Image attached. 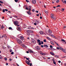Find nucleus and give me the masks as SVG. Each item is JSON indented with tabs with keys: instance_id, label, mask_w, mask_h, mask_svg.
Segmentation results:
<instances>
[{
	"instance_id": "51",
	"label": "nucleus",
	"mask_w": 66,
	"mask_h": 66,
	"mask_svg": "<svg viewBox=\"0 0 66 66\" xmlns=\"http://www.w3.org/2000/svg\"><path fill=\"white\" fill-rule=\"evenodd\" d=\"M43 44H44V42H43L41 41V44H42V45H43Z\"/></svg>"
},
{
	"instance_id": "54",
	"label": "nucleus",
	"mask_w": 66,
	"mask_h": 66,
	"mask_svg": "<svg viewBox=\"0 0 66 66\" xmlns=\"http://www.w3.org/2000/svg\"><path fill=\"white\" fill-rule=\"evenodd\" d=\"M50 50H51V51H53V50H53V49H52V48H51L50 49Z\"/></svg>"
},
{
	"instance_id": "47",
	"label": "nucleus",
	"mask_w": 66,
	"mask_h": 66,
	"mask_svg": "<svg viewBox=\"0 0 66 66\" xmlns=\"http://www.w3.org/2000/svg\"><path fill=\"white\" fill-rule=\"evenodd\" d=\"M39 45H41V43L40 42H39V43L38 44Z\"/></svg>"
},
{
	"instance_id": "59",
	"label": "nucleus",
	"mask_w": 66,
	"mask_h": 66,
	"mask_svg": "<svg viewBox=\"0 0 66 66\" xmlns=\"http://www.w3.org/2000/svg\"><path fill=\"white\" fill-rule=\"evenodd\" d=\"M35 11V10L34 9L32 10V11H33V12H34Z\"/></svg>"
},
{
	"instance_id": "60",
	"label": "nucleus",
	"mask_w": 66,
	"mask_h": 66,
	"mask_svg": "<svg viewBox=\"0 0 66 66\" xmlns=\"http://www.w3.org/2000/svg\"><path fill=\"white\" fill-rule=\"evenodd\" d=\"M54 42L56 44L57 43L56 42H55V41H54Z\"/></svg>"
},
{
	"instance_id": "41",
	"label": "nucleus",
	"mask_w": 66,
	"mask_h": 66,
	"mask_svg": "<svg viewBox=\"0 0 66 66\" xmlns=\"http://www.w3.org/2000/svg\"><path fill=\"white\" fill-rule=\"evenodd\" d=\"M43 42H46V39H45L44 40Z\"/></svg>"
},
{
	"instance_id": "6",
	"label": "nucleus",
	"mask_w": 66,
	"mask_h": 66,
	"mask_svg": "<svg viewBox=\"0 0 66 66\" xmlns=\"http://www.w3.org/2000/svg\"><path fill=\"white\" fill-rule=\"evenodd\" d=\"M20 39H21V40H23L24 39V37L23 36H21L20 37Z\"/></svg>"
},
{
	"instance_id": "19",
	"label": "nucleus",
	"mask_w": 66,
	"mask_h": 66,
	"mask_svg": "<svg viewBox=\"0 0 66 66\" xmlns=\"http://www.w3.org/2000/svg\"><path fill=\"white\" fill-rule=\"evenodd\" d=\"M51 18H52V17H54V14H51Z\"/></svg>"
},
{
	"instance_id": "4",
	"label": "nucleus",
	"mask_w": 66,
	"mask_h": 66,
	"mask_svg": "<svg viewBox=\"0 0 66 66\" xmlns=\"http://www.w3.org/2000/svg\"><path fill=\"white\" fill-rule=\"evenodd\" d=\"M32 2L33 4H36V1L35 0H32Z\"/></svg>"
},
{
	"instance_id": "2",
	"label": "nucleus",
	"mask_w": 66,
	"mask_h": 66,
	"mask_svg": "<svg viewBox=\"0 0 66 66\" xmlns=\"http://www.w3.org/2000/svg\"><path fill=\"white\" fill-rule=\"evenodd\" d=\"M17 42L19 44H22V41L20 40H19V39H18L17 40Z\"/></svg>"
},
{
	"instance_id": "20",
	"label": "nucleus",
	"mask_w": 66,
	"mask_h": 66,
	"mask_svg": "<svg viewBox=\"0 0 66 66\" xmlns=\"http://www.w3.org/2000/svg\"><path fill=\"white\" fill-rule=\"evenodd\" d=\"M61 40L62 42H64L66 44V42H65V40H64L63 39H62Z\"/></svg>"
},
{
	"instance_id": "62",
	"label": "nucleus",
	"mask_w": 66,
	"mask_h": 66,
	"mask_svg": "<svg viewBox=\"0 0 66 66\" xmlns=\"http://www.w3.org/2000/svg\"><path fill=\"white\" fill-rule=\"evenodd\" d=\"M57 49H60V47H59V48L58 47H57Z\"/></svg>"
},
{
	"instance_id": "12",
	"label": "nucleus",
	"mask_w": 66,
	"mask_h": 66,
	"mask_svg": "<svg viewBox=\"0 0 66 66\" xmlns=\"http://www.w3.org/2000/svg\"><path fill=\"white\" fill-rule=\"evenodd\" d=\"M44 46L45 47H46V48H48V45L46 44H44Z\"/></svg>"
},
{
	"instance_id": "57",
	"label": "nucleus",
	"mask_w": 66,
	"mask_h": 66,
	"mask_svg": "<svg viewBox=\"0 0 66 66\" xmlns=\"http://www.w3.org/2000/svg\"><path fill=\"white\" fill-rule=\"evenodd\" d=\"M26 59L27 60H29V58H27V57H26Z\"/></svg>"
},
{
	"instance_id": "61",
	"label": "nucleus",
	"mask_w": 66,
	"mask_h": 66,
	"mask_svg": "<svg viewBox=\"0 0 66 66\" xmlns=\"http://www.w3.org/2000/svg\"><path fill=\"white\" fill-rule=\"evenodd\" d=\"M3 57H0V59H2Z\"/></svg>"
},
{
	"instance_id": "58",
	"label": "nucleus",
	"mask_w": 66,
	"mask_h": 66,
	"mask_svg": "<svg viewBox=\"0 0 66 66\" xmlns=\"http://www.w3.org/2000/svg\"><path fill=\"white\" fill-rule=\"evenodd\" d=\"M34 24L35 26H36V24H37L36 23H34Z\"/></svg>"
},
{
	"instance_id": "38",
	"label": "nucleus",
	"mask_w": 66,
	"mask_h": 66,
	"mask_svg": "<svg viewBox=\"0 0 66 66\" xmlns=\"http://www.w3.org/2000/svg\"><path fill=\"white\" fill-rule=\"evenodd\" d=\"M45 13H46V14H48V11H45Z\"/></svg>"
},
{
	"instance_id": "49",
	"label": "nucleus",
	"mask_w": 66,
	"mask_h": 66,
	"mask_svg": "<svg viewBox=\"0 0 66 66\" xmlns=\"http://www.w3.org/2000/svg\"><path fill=\"white\" fill-rule=\"evenodd\" d=\"M5 11H6V12H7L8 11V10L6 9H5Z\"/></svg>"
},
{
	"instance_id": "64",
	"label": "nucleus",
	"mask_w": 66,
	"mask_h": 66,
	"mask_svg": "<svg viewBox=\"0 0 66 66\" xmlns=\"http://www.w3.org/2000/svg\"><path fill=\"white\" fill-rule=\"evenodd\" d=\"M37 16H39V14H37Z\"/></svg>"
},
{
	"instance_id": "43",
	"label": "nucleus",
	"mask_w": 66,
	"mask_h": 66,
	"mask_svg": "<svg viewBox=\"0 0 66 66\" xmlns=\"http://www.w3.org/2000/svg\"><path fill=\"white\" fill-rule=\"evenodd\" d=\"M18 1V0H15V1L16 2H17Z\"/></svg>"
},
{
	"instance_id": "11",
	"label": "nucleus",
	"mask_w": 66,
	"mask_h": 66,
	"mask_svg": "<svg viewBox=\"0 0 66 66\" xmlns=\"http://www.w3.org/2000/svg\"><path fill=\"white\" fill-rule=\"evenodd\" d=\"M62 2L63 3H65V4H66V1L65 0L64 1H63V0H62Z\"/></svg>"
},
{
	"instance_id": "3",
	"label": "nucleus",
	"mask_w": 66,
	"mask_h": 66,
	"mask_svg": "<svg viewBox=\"0 0 66 66\" xmlns=\"http://www.w3.org/2000/svg\"><path fill=\"white\" fill-rule=\"evenodd\" d=\"M27 35L29 36L30 35V30H27Z\"/></svg>"
},
{
	"instance_id": "50",
	"label": "nucleus",
	"mask_w": 66,
	"mask_h": 66,
	"mask_svg": "<svg viewBox=\"0 0 66 66\" xmlns=\"http://www.w3.org/2000/svg\"><path fill=\"white\" fill-rule=\"evenodd\" d=\"M32 63H30V64L29 63V65H30V66H32Z\"/></svg>"
},
{
	"instance_id": "63",
	"label": "nucleus",
	"mask_w": 66,
	"mask_h": 66,
	"mask_svg": "<svg viewBox=\"0 0 66 66\" xmlns=\"http://www.w3.org/2000/svg\"><path fill=\"white\" fill-rule=\"evenodd\" d=\"M63 28H64V29H65V28H66V26H64Z\"/></svg>"
},
{
	"instance_id": "9",
	"label": "nucleus",
	"mask_w": 66,
	"mask_h": 66,
	"mask_svg": "<svg viewBox=\"0 0 66 66\" xmlns=\"http://www.w3.org/2000/svg\"><path fill=\"white\" fill-rule=\"evenodd\" d=\"M36 48H37V50H40V47H39V46H36Z\"/></svg>"
},
{
	"instance_id": "16",
	"label": "nucleus",
	"mask_w": 66,
	"mask_h": 66,
	"mask_svg": "<svg viewBox=\"0 0 66 66\" xmlns=\"http://www.w3.org/2000/svg\"><path fill=\"white\" fill-rule=\"evenodd\" d=\"M27 13H28V14L29 15H30L31 14V13L27 11Z\"/></svg>"
},
{
	"instance_id": "32",
	"label": "nucleus",
	"mask_w": 66,
	"mask_h": 66,
	"mask_svg": "<svg viewBox=\"0 0 66 66\" xmlns=\"http://www.w3.org/2000/svg\"><path fill=\"white\" fill-rule=\"evenodd\" d=\"M22 46L23 47H25V45H24V44H23L22 45Z\"/></svg>"
},
{
	"instance_id": "39",
	"label": "nucleus",
	"mask_w": 66,
	"mask_h": 66,
	"mask_svg": "<svg viewBox=\"0 0 66 66\" xmlns=\"http://www.w3.org/2000/svg\"><path fill=\"white\" fill-rule=\"evenodd\" d=\"M3 13H4L5 12V10L3 9Z\"/></svg>"
},
{
	"instance_id": "56",
	"label": "nucleus",
	"mask_w": 66,
	"mask_h": 66,
	"mask_svg": "<svg viewBox=\"0 0 66 66\" xmlns=\"http://www.w3.org/2000/svg\"><path fill=\"white\" fill-rule=\"evenodd\" d=\"M35 12H36V13H38V11H35Z\"/></svg>"
},
{
	"instance_id": "23",
	"label": "nucleus",
	"mask_w": 66,
	"mask_h": 66,
	"mask_svg": "<svg viewBox=\"0 0 66 66\" xmlns=\"http://www.w3.org/2000/svg\"><path fill=\"white\" fill-rule=\"evenodd\" d=\"M60 49L61 50H63V48H62L61 47H60Z\"/></svg>"
},
{
	"instance_id": "22",
	"label": "nucleus",
	"mask_w": 66,
	"mask_h": 66,
	"mask_svg": "<svg viewBox=\"0 0 66 66\" xmlns=\"http://www.w3.org/2000/svg\"><path fill=\"white\" fill-rule=\"evenodd\" d=\"M62 51L63 52H65L66 53V49H64Z\"/></svg>"
},
{
	"instance_id": "33",
	"label": "nucleus",
	"mask_w": 66,
	"mask_h": 66,
	"mask_svg": "<svg viewBox=\"0 0 66 66\" xmlns=\"http://www.w3.org/2000/svg\"><path fill=\"white\" fill-rule=\"evenodd\" d=\"M53 63L54 64H55V65H56V62H55L53 61Z\"/></svg>"
},
{
	"instance_id": "44",
	"label": "nucleus",
	"mask_w": 66,
	"mask_h": 66,
	"mask_svg": "<svg viewBox=\"0 0 66 66\" xmlns=\"http://www.w3.org/2000/svg\"><path fill=\"white\" fill-rule=\"evenodd\" d=\"M53 18V19L54 20H55V18H54V16L52 18Z\"/></svg>"
},
{
	"instance_id": "7",
	"label": "nucleus",
	"mask_w": 66,
	"mask_h": 66,
	"mask_svg": "<svg viewBox=\"0 0 66 66\" xmlns=\"http://www.w3.org/2000/svg\"><path fill=\"white\" fill-rule=\"evenodd\" d=\"M48 33H50V34H51L52 33V31L50 30H49L48 31Z\"/></svg>"
},
{
	"instance_id": "28",
	"label": "nucleus",
	"mask_w": 66,
	"mask_h": 66,
	"mask_svg": "<svg viewBox=\"0 0 66 66\" xmlns=\"http://www.w3.org/2000/svg\"><path fill=\"white\" fill-rule=\"evenodd\" d=\"M52 61H53V62H54L55 61V60H54V59H52Z\"/></svg>"
},
{
	"instance_id": "8",
	"label": "nucleus",
	"mask_w": 66,
	"mask_h": 66,
	"mask_svg": "<svg viewBox=\"0 0 66 66\" xmlns=\"http://www.w3.org/2000/svg\"><path fill=\"white\" fill-rule=\"evenodd\" d=\"M32 43L34 44H35L36 43V41L35 40H32Z\"/></svg>"
},
{
	"instance_id": "40",
	"label": "nucleus",
	"mask_w": 66,
	"mask_h": 66,
	"mask_svg": "<svg viewBox=\"0 0 66 66\" xmlns=\"http://www.w3.org/2000/svg\"><path fill=\"white\" fill-rule=\"evenodd\" d=\"M50 47L51 48H52L53 47L52 46V45H50Z\"/></svg>"
},
{
	"instance_id": "25",
	"label": "nucleus",
	"mask_w": 66,
	"mask_h": 66,
	"mask_svg": "<svg viewBox=\"0 0 66 66\" xmlns=\"http://www.w3.org/2000/svg\"><path fill=\"white\" fill-rule=\"evenodd\" d=\"M41 42V41H40V40L39 39L38 40V43H40Z\"/></svg>"
},
{
	"instance_id": "18",
	"label": "nucleus",
	"mask_w": 66,
	"mask_h": 66,
	"mask_svg": "<svg viewBox=\"0 0 66 66\" xmlns=\"http://www.w3.org/2000/svg\"><path fill=\"white\" fill-rule=\"evenodd\" d=\"M30 61L29 60H28V63H27L28 65H30Z\"/></svg>"
},
{
	"instance_id": "27",
	"label": "nucleus",
	"mask_w": 66,
	"mask_h": 66,
	"mask_svg": "<svg viewBox=\"0 0 66 66\" xmlns=\"http://www.w3.org/2000/svg\"><path fill=\"white\" fill-rule=\"evenodd\" d=\"M1 29H3V28H4V27H3V25H2L1 26Z\"/></svg>"
},
{
	"instance_id": "21",
	"label": "nucleus",
	"mask_w": 66,
	"mask_h": 66,
	"mask_svg": "<svg viewBox=\"0 0 66 66\" xmlns=\"http://www.w3.org/2000/svg\"><path fill=\"white\" fill-rule=\"evenodd\" d=\"M51 44H52V45H54V43L52 41H51Z\"/></svg>"
},
{
	"instance_id": "15",
	"label": "nucleus",
	"mask_w": 66,
	"mask_h": 66,
	"mask_svg": "<svg viewBox=\"0 0 66 66\" xmlns=\"http://www.w3.org/2000/svg\"><path fill=\"white\" fill-rule=\"evenodd\" d=\"M46 38H47L48 40H51V39L48 37H47Z\"/></svg>"
},
{
	"instance_id": "1",
	"label": "nucleus",
	"mask_w": 66,
	"mask_h": 66,
	"mask_svg": "<svg viewBox=\"0 0 66 66\" xmlns=\"http://www.w3.org/2000/svg\"><path fill=\"white\" fill-rule=\"evenodd\" d=\"M19 23L18 22V21H15L14 22V24L15 26H17V24H18Z\"/></svg>"
},
{
	"instance_id": "26",
	"label": "nucleus",
	"mask_w": 66,
	"mask_h": 66,
	"mask_svg": "<svg viewBox=\"0 0 66 66\" xmlns=\"http://www.w3.org/2000/svg\"><path fill=\"white\" fill-rule=\"evenodd\" d=\"M29 31H30V33H33V31L31 30H29Z\"/></svg>"
},
{
	"instance_id": "53",
	"label": "nucleus",
	"mask_w": 66,
	"mask_h": 66,
	"mask_svg": "<svg viewBox=\"0 0 66 66\" xmlns=\"http://www.w3.org/2000/svg\"><path fill=\"white\" fill-rule=\"evenodd\" d=\"M60 6H61L60 5H58V6H56V7H60Z\"/></svg>"
},
{
	"instance_id": "48",
	"label": "nucleus",
	"mask_w": 66,
	"mask_h": 66,
	"mask_svg": "<svg viewBox=\"0 0 66 66\" xmlns=\"http://www.w3.org/2000/svg\"><path fill=\"white\" fill-rule=\"evenodd\" d=\"M14 17H16V18H18V17L16 15L14 16Z\"/></svg>"
},
{
	"instance_id": "13",
	"label": "nucleus",
	"mask_w": 66,
	"mask_h": 66,
	"mask_svg": "<svg viewBox=\"0 0 66 66\" xmlns=\"http://www.w3.org/2000/svg\"><path fill=\"white\" fill-rule=\"evenodd\" d=\"M50 54H51V55H55V54H54L52 52H50Z\"/></svg>"
},
{
	"instance_id": "5",
	"label": "nucleus",
	"mask_w": 66,
	"mask_h": 66,
	"mask_svg": "<svg viewBox=\"0 0 66 66\" xmlns=\"http://www.w3.org/2000/svg\"><path fill=\"white\" fill-rule=\"evenodd\" d=\"M28 51H29V52H30V53H33V52H34L32 50H28Z\"/></svg>"
},
{
	"instance_id": "14",
	"label": "nucleus",
	"mask_w": 66,
	"mask_h": 66,
	"mask_svg": "<svg viewBox=\"0 0 66 66\" xmlns=\"http://www.w3.org/2000/svg\"><path fill=\"white\" fill-rule=\"evenodd\" d=\"M35 22H36L37 24H38V23H39V22L37 20H36Z\"/></svg>"
},
{
	"instance_id": "55",
	"label": "nucleus",
	"mask_w": 66,
	"mask_h": 66,
	"mask_svg": "<svg viewBox=\"0 0 66 66\" xmlns=\"http://www.w3.org/2000/svg\"><path fill=\"white\" fill-rule=\"evenodd\" d=\"M56 2H57V3L59 2V0H57L56 1Z\"/></svg>"
},
{
	"instance_id": "42",
	"label": "nucleus",
	"mask_w": 66,
	"mask_h": 66,
	"mask_svg": "<svg viewBox=\"0 0 66 66\" xmlns=\"http://www.w3.org/2000/svg\"><path fill=\"white\" fill-rule=\"evenodd\" d=\"M26 63H27V64H28V61H27V60H26Z\"/></svg>"
},
{
	"instance_id": "45",
	"label": "nucleus",
	"mask_w": 66,
	"mask_h": 66,
	"mask_svg": "<svg viewBox=\"0 0 66 66\" xmlns=\"http://www.w3.org/2000/svg\"><path fill=\"white\" fill-rule=\"evenodd\" d=\"M11 54H14V52H11Z\"/></svg>"
},
{
	"instance_id": "52",
	"label": "nucleus",
	"mask_w": 66,
	"mask_h": 66,
	"mask_svg": "<svg viewBox=\"0 0 66 66\" xmlns=\"http://www.w3.org/2000/svg\"><path fill=\"white\" fill-rule=\"evenodd\" d=\"M58 63H61V62L60 61H58Z\"/></svg>"
},
{
	"instance_id": "34",
	"label": "nucleus",
	"mask_w": 66,
	"mask_h": 66,
	"mask_svg": "<svg viewBox=\"0 0 66 66\" xmlns=\"http://www.w3.org/2000/svg\"><path fill=\"white\" fill-rule=\"evenodd\" d=\"M52 37H54V38H55V37L54 36V35H52Z\"/></svg>"
},
{
	"instance_id": "24",
	"label": "nucleus",
	"mask_w": 66,
	"mask_h": 66,
	"mask_svg": "<svg viewBox=\"0 0 66 66\" xmlns=\"http://www.w3.org/2000/svg\"><path fill=\"white\" fill-rule=\"evenodd\" d=\"M18 29L19 31H20L21 30L20 27H18Z\"/></svg>"
},
{
	"instance_id": "31",
	"label": "nucleus",
	"mask_w": 66,
	"mask_h": 66,
	"mask_svg": "<svg viewBox=\"0 0 66 66\" xmlns=\"http://www.w3.org/2000/svg\"><path fill=\"white\" fill-rule=\"evenodd\" d=\"M9 30H11V29H12V28L11 27H9Z\"/></svg>"
},
{
	"instance_id": "36",
	"label": "nucleus",
	"mask_w": 66,
	"mask_h": 66,
	"mask_svg": "<svg viewBox=\"0 0 66 66\" xmlns=\"http://www.w3.org/2000/svg\"><path fill=\"white\" fill-rule=\"evenodd\" d=\"M12 51H13L12 50V49L10 50V52H12Z\"/></svg>"
},
{
	"instance_id": "30",
	"label": "nucleus",
	"mask_w": 66,
	"mask_h": 66,
	"mask_svg": "<svg viewBox=\"0 0 66 66\" xmlns=\"http://www.w3.org/2000/svg\"><path fill=\"white\" fill-rule=\"evenodd\" d=\"M55 57H57H57H59V56L57 55H55Z\"/></svg>"
},
{
	"instance_id": "35",
	"label": "nucleus",
	"mask_w": 66,
	"mask_h": 66,
	"mask_svg": "<svg viewBox=\"0 0 66 66\" xmlns=\"http://www.w3.org/2000/svg\"><path fill=\"white\" fill-rule=\"evenodd\" d=\"M0 3H2V4H3V2L1 1H0Z\"/></svg>"
},
{
	"instance_id": "17",
	"label": "nucleus",
	"mask_w": 66,
	"mask_h": 66,
	"mask_svg": "<svg viewBox=\"0 0 66 66\" xmlns=\"http://www.w3.org/2000/svg\"><path fill=\"white\" fill-rule=\"evenodd\" d=\"M40 54L41 55H45V53L42 52L40 53Z\"/></svg>"
},
{
	"instance_id": "37",
	"label": "nucleus",
	"mask_w": 66,
	"mask_h": 66,
	"mask_svg": "<svg viewBox=\"0 0 66 66\" xmlns=\"http://www.w3.org/2000/svg\"><path fill=\"white\" fill-rule=\"evenodd\" d=\"M4 60L5 61H7V58L5 57L4 58Z\"/></svg>"
},
{
	"instance_id": "10",
	"label": "nucleus",
	"mask_w": 66,
	"mask_h": 66,
	"mask_svg": "<svg viewBox=\"0 0 66 66\" xmlns=\"http://www.w3.org/2000/svg\"><path fill=\"white\" fill-rule=\"evenodd\" d=\"M40 34H44V32L42 31H40Z\"/></svg>"
},
{
	"instance_id": "29",
	"label": "nucleus",
	"mask_w": 66,
	"mask_h": 66,
	"mask_svg": "<svg viewBox=\"0 0 66 66\" xmlns=\"http://www.w3.org/2000/svg\"><path fill=\"white\" fill-rule=\"evenodd\" d=\"M3 36L4 37H6V35H3Z\"/></svg>"
},
{
	"instance_id": "46",
	"label": "nucleus",
	"mask_w": 66,
	"mask_h": 66,
	"mask_svg": "<svg viewBox=\"0 0 66 66\" xmlns=\"http://www.w3.org/2000/svg\"><path fill=\"white\" fill-rule=\"evenodd\" d=\"M8 65H9V64H8V63H6V66H7Z\"/></svg>"
}]
</instances>
